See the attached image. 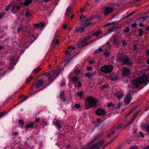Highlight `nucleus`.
<instances>
[{
  "label": "nucleus",
  "mask_w": 149,
  "mask_h": 149,
  "mask_svg": "<svg viewBox=\"0 0 149 149\" xmlns=\"http://www.w3.org/2000/svg\"><path fill=\"white\" fill-rule=\"evenodd\" d=\"M132 98L130 95L128 94L124 98V103L126 105L128 104L130 102Z\"/></svg>",
  "instance_id": "9d476101"
},
{
  "label": "nucleus",
  "mask_w": 149,
  "mask_h": 149,
  "mask_svg": "<svg viewBox=\"0 0 149 149\" xmlns=\"http://www.w3.org/2000/svg\"><path fill=\"white\" fill-rule=\"evenodd\" d=\"M148 77L144 73H142L141 76L134 80L132 83V86L134 88L138 87L141 84L148 83Z\"/></svg>",
  "instance_id": "f257e3e1"
},
{
  "label": "nucleus",
  "mask_w": 149,
  "mask_h": 149,
  "mask_svg": "<svg viewBox=\"0 0 149 149\" xmlns=\"http://www.w3.org/2000/svg\"><path fill=\"white\" fill-rule=\"evenodd\" d=\"M79 79L76 76H74L72 77L71 79V81L73 83L75 87L77 86V83L79 80Z\"/></svg>",
  "instance_id": "9b49d317"
},
{
  "label": "nucleus",
  "mask_w": 149,
  "mask_h": 149,
  "mask_svg": "<svg viewBox=\"0 0 149 149\" xmlns=\"http://www.w3.org/2000/svg\"><path fill=\"white\" fill-rule=\"evenodd\" d=\"M113 43L115 44H118L119 43V38L117 36L114 37L112 39Z\"/></svg>",
  "instance_id": "4468645a"
},
{
  "label": "nucleus",
  "mask_w": 149,
  "mask_h": 149,
  "mask_svg": "<svg viewBox=\"0 0 149 149\" xmlns=\"http://www.w3.org/2000/svg\"><path fill=\"white\" fill-rule=\"evenodd\" d=\"M102 143L101 142H97L94 145H92L91 147H88H88L87 146H85L84 148L85 149H89L92 148L93 149H98L102 146Z\"/></svg>",
  "instance_id": "6e6552de"
},
{
  "label": "nucleus",
  "mask_w": 149,
  "mask_h": 149,
  "mask_svg": "<svg viewBox=\"0 0 149 149\" xmlns=\"http://www.w3.org/2000/svg\"><path fill=\"white\" fill-rule=\"evenodd\" d=\"M146 130L149 134V126H147L146 127Z\"/></svg>",
  "instance_id": "864d4df0"
},
{
  "label": "nucleus",
  "mask_w": 149,
  "mask_h": 149,
  "mask_svg": "<svg viewBox=\"0 0 149 149\" xmlns=\"http://www.w3.org/2000/svg\"><path fill=\"white\" fill-rule=\"evenodd\" d=\"M52 43L54 44H57L58 43V41L57 39H54L52 41Z\"/></svg>",
  "instance_id": "2f4dec72"
},
{
  "label": "nucleus",
  "mask_w": 149,
  "mask_h": 149,
  "mask_svg": "<svg viewBox=\"0 0 149 149\" xmlns=\"http://www.w3.org/2000/svg\"><path fill=\"white\" fill-rule=\"evenodd\" d=\"M88 43L86 42L84 39H83L81 41V42L80 43V45L81 46H85L88 45Z\"/></svg>",
  "instance_id": "6ab92c4d"
},
{
  "label": "nucleus",
  "mask_w": 149,
  "mask_h": 149,
  "mask_svg": "<svg viewBox=\"0 0 149 149\" xmlns=\"http://www.w3.org/2000/svg\"><path fill=\"white\" fill-rule=\"evenodd\" d=\"M61 121L58 120H56L54 122V124L57 126L59 128H61V127L60 126V124L61 123Z\"/></svg>",
  "instance_id": "412c9836"
},
{
  "label": "nucleus",
  "mask_w": 149,
  "mask_h": 149,
  "mask_svg": "<svg viewBox=\"0 0 149 149\" xmlns=\"http://www.w3.org/2000/svg\"><path fill=\"white\" fill-rule=\"evenodd\" d=\"M31 13L29 10H27L25 13V16L26 17H29L31 15Z\"/></svg>",
  "instance_id": "c85d7f7f"
},
{
  "label": "nucleus",
  "mask_w": 149,
  "mask_h": 149,
  "mask_svg": "<svg viewBox=\"0 0 149 149\" xmlns=\"http://www.w3.org/2000/svg\"><path fill=\"white\" fill-rule=\"evenodd\" d=\"M102 31L100 30H98L95 32L93 34V36H98L99 34L102 33Z\"/></svg>",
  "instance_id": "bb28decb"
},
{
  "label": "nucleus",
  "mask_w": 149,
  "mask_h": 149,
  "mask_svg": "<svg viewBox=\"0 0 149 149\" xmlns=\"http://www.w3.org/2000/svg\"><path fill=\"white\" fill-rule=\"evenodd\" d=\"M102 49L101 48H99L97 49L96 50V52L97 53H98L99 52H101L102 51Z\"/></svg>",
  "instance_id": "e433bc0d"
},
{
  "label": "nucleus",
  "mask_w": 149,
  "mask_h": 149,
  "mask_svg": "<svg viewBox=\"0 0 149 149\" xmlns=\"http://www.w3.org/2000/svg\"><path fill=\"white\" fill-rule=\"evenodd\" d=\"M84 93L83 91L79 92L77 93L78 96L80 99L83 98V96L84 95Z\"/></svg>",
  "instance_id": "b1692460"
},
{
  "label": "nucleus",
  "mask_w": 149,
  "mask_h": 149,
  "mask_svg": "<svg viewBox=\"0 0 149 149\" xmlns=\"http://www.w3.org/2000/svg\"><path fill=\"white\" fill-rule=\"evenodd\" d=\"M80 106L78 104H76L75 105V107L77 109L79 108L80 107Z\"/></svg>",
  "instance_id": "bf43d9fd"
},
{
  "label": "nucleus",
  "mask_w": 149,
  "mask_h": 149,
  "mask_svg": "<svg viewBox=\"0 0 149 149\" xmlns=\"http://www.w3.org/2000/svg\"><path fill=\"white\" fill-rule=\"evenodd\" d=\"M6 113L5 111H3L0 113V118L6 114Z\"/></svg>",
  "instance_id": "c9c22d12"
},
{
  "label": "nucleus",
  "mask_w": 149,
  "mask_h": 149,
  "mask_svg": "<svg viewBox=\"0 0 149 149\" xmlns=\"http://www.w3.org/2000/svg\"><path fill=\"white\" fill-rule=\"evenodd\" d=\"M134 12H132L131 13H130L129 14L127 15V16H130L132 15L133 14H134Z\"/></svg>",
  "instance_id": "0e129e2a"
},
{
  "label": "nucleus",
  "mask_w": 149,
  "mask_h": 149,
  "mask_svg": "<svg viewBox=\"0 0 149 149\" xmlns=\"http://www.w3.org/2000/svg\"><path fill=\"white\" fill-rule=\"evenodd\" d=\"M33 77L31 75H30L28 78L27 79L26 81V83H29L30 82V81L32 79Z\"/></svg>",
  "instance_id": "c756f323"
},
{
  "label": "nucleus",
  "mask_w": 149,
  "mask_h": 149,
  "mask_svg": "<svg viewBox=\"0 0 149 149\" xmlns=\"http://www.w3.org/2000/svg\"><path fill=\"white\" fill-rule=\"evenodd\" d=\"M96 114L99 116H105L107 112L105 110L101 109L98 108L95 111Z\"/></svg>",
  "instance_id": "0eeeda50"
},
{
  "label": "nucleus",
  "mask_w": 149,
  "mask_h": 149,
  "mask_svg": "<svg viewBox=\"0 0 149 149\" xmlns=\"http://www.w3.org/2000/svg\"><path fill=\"white\" fill-rule=\"evenodd\" d=\"M137 26V24L136 23H133L131 25V26L132 28L135 27Z\"/></svg>",
  "instance_id": "49530a36"
},
{
  "label": "nucleus",
  "mask_w": 149,
  "mask_h": 149,
  "mask_svg": "<svg viewBox=\"0 0 149 149\" xmlns=\"http://www.w3.org/2000/svg\"><path fill=\"white\" fill-rule=\"evenodd\" d=\"M122 127V125H120L118 126H117V127H116L115 128L116 129V130H118L120 128Z\"/></svg>",
  "instance_id": "e2e57ef3"
},
{
  "label": "nucleus",
  "mask_w": 149,
  "mask_h": 149,
  "mask_svg": "<svg viewBox=\"0 0 149 149\" xmlns=\"http://www.w3.org/2000/svg\"><path fill=\"white\" fill-rule=\"evenodd\" d=\"M138 147L136 145H134L130 147L129 149H138Z\"/></svg>",
  "instance_id": "72a5a7b5"
},
{
  "label": "nucleus",
  "mask_w": 149,
  "mask_h": 149,
  "mask_svg": "<svg viewBox=\"0 0 149 149\" xmlns=\"http://www.w3.org/2000/svg\"><path fill=\"white\" fill-rule=\"evenodd\" d=\"M139 111H140L139 110H138V111H136L135 112V113H134V116H136V117L137 114H138V113H139Z\"/></svg>",
  "instance_id": "603ef678"
},
{
  "label": "nucleus",
  "mask_w": 149,
  "mask_h": 149,
  "mask_svg": "<svg viewBox=\"0 0 149 149\" xmlns=\"http://www.w3.org/2000/svg\"><path fill=\"white\" fill-rule=\"evenodd\" d=\"M72 8V7L71 6H69L68 7L66 10V13L65 16H69L70 11Z\"/></svg>",
  "instance_id": "dca6fc26"
},
{
  "label": "nucleus",
  "mask_w": 149,
  "mask_h": 149,
  "mask_svg": "<svg viewBox=\"0 0 149 149\" xmlns=\"http://www.w3.org/2000/svg\"><path fill=\"white\" fill-rule=\"evenodd\" d=\"M75 72L77 74H78L80 73V71L79 70H75Z\"/></svg>",
  "instance_id": "5fc2aeb1"
},
{
  "label": "nucleus",
  "mask_w": 149,
  "mask_h": 149,
  "mask_svg": "<svg viewBox=\"0 0 149 149\" xmlns=\"http://www.w3.org/2000/svg\"><path fill=\"white\" fill-rule=\"evenodd\" d=\"M21 27H18L17 28V33H19L21 31Z\"/></svg>",
  "instance_id": "37998d69"
},
{
  "label": "nucleus",
  "mask_w": 149,
  "mask_h": 149,
  "mask_svg": "<svg viewBox=\"0 0 149 149\" xmlns=\"http://www.w3.org/2000/svg\"><path fill=\"white\" fill-rule=\"evenodd\" d=\"M85 77H87L88 78L91 79L92 78V76H91V73L87 72L84 75Z\"/></svg>",
  "instance_id": "393cba45"
},
{
  "label": "nucleus",
  "mask_w": 149,
  "mask_h": 149,
  "mask_svg": "<svg viewBox=\"0 0 149 149\" xmlns=\"http://www.w3.org/2000/svg\"><path fill=\"white\" fill-rule=\"evenodd\" d=\"M56 72L52 71L49 73H47V75L49 79L50 80H52L56 74Z\"/></svg>",
  "instance_id": "ddd939ff"
},
{
  "label": "nucleus",
  "mask_w": 149,
  "mask_h": 149,
  "mask_svg": "<svg viewBox=\"0 0 149 149\" xmlns=\"http://www.w3.org/2000/svg\"><path fill=\"white\" fill-rule=\"evenodd\" d=\"M41 69V68L40 67H38L34 70L33 72L34 74L37 73Z\"/></svg>",
  "instance_id": "cd10ccee"
},
{
  "label": "nucleus",
  "mask_w": 149,
  "mask_h": 149,
  "mask_svg": "<svg viewBox=\"0 0 149 149\" xmlns=\"http://www.w3.org/2000/svg\"><path fill=\"white\" fill-rule=\"evenodd\" d=\"M143 35V31L141 29H139V36L141 37Z\"/></svg>",
  "instance_id": "4c0bfd02"
},
{
  "label": "nucleus",
  "mask_w": 149,
  "mask_h": 149,
  "mask_svg": "<svg viewBox=\"0 0 149 149\" xmlns=\"http://www.w3.org/2000/svg\"><path fill=\"white\" fill-rule=\"evenodd\" d=\"M113 24H114V22H111V23L107 24H106L105 25H106V26H110L111 25H113Z\"/></svg>",
  "instance_id": "8fccbe9b"
},
{
  "label": "nucleus",
  "mask_w": 149,
  "mask_h": 149,
  "mask_svg": "<svg viewBox=\"0 0 149 149\" xmlns=\"http://www.w3.org/2000/svg\"><path fill=\"white\" fill-rule=\"evenodd\" d=\"M10 5L9 4L7 6H6V8L5 9V10H6V11H8L9 10V8L10 7Z\"/></svg>",
  "instance_id": "c03bdc74"
},
{
  "label": "nucleus",
  "mask_w": 149,
  "mask_h": 149,
  "mask_svg": "<svg viewBox=\"0 0 149 149\" xmlns=\"http://www.w3.org/2000/svg\"><path fill=\"white\" fill-rule=\"evenodd\" d=\"M86 17L85 15H84L83 14H82L80 17L79 20H81L82 18H85Z\"/></svg>",
  "instance_id": "ea45409f"
},
{
  "label": "nucleus",
  "mask_w": 149,
  "mask_h": 149,
  "mask_svg": "<svg viewBox=\"0 0 149 149\" xmlns=\"http://www.w3.org/2000/svg\"><path fill=\"white\" fill-rule=\"evenodd\" d=\"M130 29L129 27H127L124 30V33H126L128 32L129 31Z\"/></svg>",
  "instance_id": "f704fd0d"
},
{
  "label": "nucleus",
  "mask_w": 149,
  "mask_h": 149,
  "mask_svg": "<svg viewBox=\"0 0 149 149\" xmlns=\"http://www.w3.org/2000/svg\"><path fill=\"white\" fill-rule=\"evenodd\" d=\"M97 102L96 100L92 96L87 97L85 102L84 108L85 109H88L96 106Z\"/></svg>",
  "instance_id": "f03ea898"
},
{
  "label": "nucleus",
  "mask_w": 149,
  "mask_h": 149,
  "mask_svg": "<svg viewBox=\"0 0 149 149\" xmlns=\"http://www.w3.org/2000/svg\"><path fill=\"white\" fill-rule=\"evenodd\" d=\"M143 149H149V145L145 147Z\"/></svg>",
  "instance_id": "774afa93"
},
{
  "label": "nucleus",
  "mask_w": 149,
  "mask_h": 149,
  "mask_svg": "<svg viewBox=\"0 0 149 149\" xmlns=\"http://www.w3.org/2000/svg\"><path fill=\"white\" fill-rule=\"evenodd\" d=\"M139 134L142 137H144V135L143 133L142 132H139Z\"/></svg>",
  "instance_id": "6e6d98bb"
},
{
  "label": "nucleus",
  "mask_w": 149,
  "mask_h": 149,
  "mask_svg": "<svg viewBox=\"0 0 149 149\" xmlns=\"http://www.w3.org/2000/svg\"><path fill=\"white\" fill-rule=\"evenodd\" d=\"M98 137L99 136L98 135H95L93 138V139H92V140L89 142V145H91L97 139Z\"/></svg>",
  "instance_id": "5701e85b"
},
{
  "label": "nucleus",
  "mask_w": 149,
  "mask_h": 149,
  "mask_svg": "<svg viewBox=\"0 0 149 149\" xmlns=\"http://www.w3.org/2000/svg\"><path fill=\"white\" fill-rule=\"evenodd\" d=\"M109 86L107 84H104L103 85L102 87H101V89L102 90L105 88H106L108 87Z\"/></svg>",
  "instance_id": "473e14b6"
},
{
  "label": "nucleus",
  "mask_w": 149,
  "mask_h": 149,
  "mask_svg": "<svg viewBox=\"0 0 149 149\" xmlns=\"http://www.w3.org/2000/svg\"><path fill=\"white\" fill-rule=\"evenodd\" d=\"M34 28H40L39 25V24H34Z\"/></svg>",
  "instance_id": "a18cd8bd"
},
{
  "label": "nucleus",
  "mask_w": 149,
  "mask_h": 149,
  "mask_svg": "<svg viewBox=\"0 0 149 149\" xmlns=\"http://www.w3.org/2000/svg\"><path fill=\"white\" fill-rule=\"evenodd\" d=\"M13 135L14 136H17L18 135V133L17 132H14L12 133Z\"/></svg>",
  "instance_id": "69168bd1"
},
{
  "label": "nucleus",
  "mask_w": 149,
  "mask_h": 149,
  "mask_svg": "<svg viewBox=\"0 0 149 149\" xmlns=\"http://www.w3.org/2000/svg\"><path fill=\"white\" fill-rule=\"evenodd\" d=\"M136 118V116H134L133 118L131 120V121H132V122H133L134 120H135Z\"/></svg>",
  "instance_id": "680f3d73"
},
{
  "label": "nucleus",
  "mask_w": 149,
  "mask_h": 149,
  "mask_svg": "<svg viewBox=\"0 0 149 149\" xmlns=\"http://www.w3.org/2000/svg\"><path fill=\"white\" fill-rule=\"evenodd\" d=\"M91 37V36H88L86 37L84 39L86 41V40H89Z\"/></svg>",
  "instance_id": "13d9d810"
},
{
  "label": "nucleus",
  "mask_w": 149,
  "mask_h": 149,
  "mask_svg": "<svg viewBox=\"0 0 149 149\" xmlns=\"http://www.w3.org/2000/svg\"><path fill=\"white\" fill-rule=\"evenodd\" d=\"M137 106H134L132 109L130 111V113H131L133 112L134 110H135L137 108Z\"/></svg>",
  "instance_id": "7c9ffc66"
},
{
  "label": "nucleus",
  "mask_w": 149,
  "mask_h": 149,
  "mask_svg": "<svg viewBox=\"0 0 149 149\" xmlns=\"http://www.w3.org/2000/svg\"><path fill=\"white\" fill-rule=\"evenodd\" d=\"M115 95L118 99H120L124 95L122 93H119L116 94Z\"/></svg>",
  "instance_id": "aec40b11"
},
{
  "label": "nucleus",
  "mask_w": 149,
  "mask_h": 149,
  "mask_svg": "<svg viewBox=\"0 0 149 149\" xmlns=\"http://www.w3.org/2000/svg\"><path fill=\"white\" fill-rule=\"evenodd\" d=\"M114 8L112 7H107L105 8L104 10V15L107 16L109 14L111 13L113 10Z\"/></svg>",
  "instance_id": "1a4fd4ad"
},
{
  "label": "nucleus",
  "mask_w": 149,
  "mask_h": 149,
  "mask_svg": "<svg viewBox=\"0 0 149 149\" xmlns=\"http://www.w3.org/2000/svg\"><path fill=\"white\" fill-rule=\"evenodd\" d=\"M96 71H94L92 73H91V76H92V77L94 75H95V74H96Z\"/></svg>",
  "instance_id": "052dcab7"
},
{
  "label": "nucleus",
  "mask_w": 149,
  "mask_h": 149,
  "mask_svg": "<svg viewBox=\"0 0 149 149\" xmlns=\"http://www.w3.org/2000/svg\"><path fill=\"white\" fill-rule=\"evenodd\" d=\"M10 64L12 65V66H14L16 64L15 60L13 58H10Z\"/></svg>",
  "instance_id": "4be33fe9"
},
{
  "label": "nucleus",
  "mask_w": 149,
  "mask_h": 149,
  "mask_svg": "<svg viewBox=\"0 0 149 149\" xmlns=\"http://www.w3.org/2000/svg\"><path fill=\"white\" fill-rule=\"evenodd\" d=\"M146 54L147 56H148L149 55V50H148L146 52Z\"/></svg>",
  "instance_id": "338daca9"
},
{
  "label": "nucleus",
  "mask_w": 149,
  "mask_h": 149,
  "mask_svg": "<svg viewBox=\"0 0 149 149\" xmlns=\"http://www.w3.org/2000/svg\"><path fill=\"white\" fill-rule=\"evenodd\" d=\"M34 125V124L33 122H31L29 124H26L25 125V128L27 129L32 128L33 127Z\"/></svg>",
  "instance_id": "f3484780"
},
{
  "label": "nucleus",
  "mask_w": 149,
  "mask_h": 149,
  "mask_svg": "<svg viewBox=\"0 0 149 149\" xmlns=\"http://www.w3.org/2000/svg\"><path fill=\"white\" fill-rule=\"evenodd\" d=\"M64 92L63 91H61L60 94V96L61 97V99L62 100L63 102H65L66 100L65 98L64 97Z\"/></svg>",
  "instance_id": "2eb2a0df"
},
{
  "label": "nucleus",
  "mask_w": 149,
  "mask_h": 149,
  "mask_svg": "<svg viewBox=\"0 0 149 149\" xmlns=\"http://www.w3.org/2000/svg\"><path fill=\"white\" fill-rule=\"evenodd\" d=\"M81 84L80 81H78L77 83V86H78L79 87H80L81 86Z\"/></svg>",
  "instance_id": "a19ab883"
},
{
  "label": "nucleus",
  "mask_w": 149,
  "mask_h": 149,
  "mask_svg": "<svg viewBox=\"0 0 149 149\" xmlns=\"http://www.w3.org/2000/svg\"><path fill=\"white\" fill-rule=\"evenodd\" d=\"M19 124H20L22 125H24V121L23 120H19Z\"/></svg>",
  "instance_id": "09e8293b"
},
{
  "label": "nucleus",
  "mask_w": 149,
  "mask_h": 149,
  "mask_svg": "<svg viewBox=\"0 0 149 149\" xmlns=\"http://www.w3.org/2000/svg\"><path fill=\"white\" fill-rule=\"evenodd\" d=\"M40 119L38 118H35L34 122L35 123H37L40 120Z\"/></svg>",
  "instance_id": "de8ad7c7"
},
{
  "label": "nucleus",
  "mask_w": 149,
  "mask_h": 149,
  "mask_svg": "<svg viewBox=\"0 0 149 149\" xmlns=\"http://www.w3.org/2000/svg\"><path fill=\"white\" fill-rule=\"evenodd\" d=\"M114 104H110L108 105V107H113L114 106Z\"/></svg>",
  "instance_id": "4d7b16f0"
},
{
  "label": "nucleus",
  "mask_w": 149,
  "mask_h": 149,
  "mask_svg": "<svg viewBox=\"0 0 149 149\" xmlns=\"http://www.w3.org/2000/svg\"><path fill=\"white\" fill-rule=\"evenodd\" d=\"M68 49H71L72 50H74L75 48V47H72V46H69L68 47Z\"/></svg>",
  "instance_id": "3c124183"
},
{
  "label": "nucleus",
  "mask_w": 149,
  "mask_h": 149,
  "mask_svg": "<svg viewBox=\"0 0 149 149\" xmlns=\"http://www.w3.org/2000/svg\"><path fill=\"white\" fill-rule=\"evenodd\" d=\"M118 58L120 60L122 61L124 64L127 66H130L132 64L130 59L128 58L127 57H125L121 55L118 56Z\"/></svg>",
  "instance_id": "20e7f679"
},
{
  "label": "nucleus",
  "mask_w": 149,
  "mask_h": 149,
  "mask_svg": "<svg viewBox=\"0 0 149 149\" xmlns=\"http://www.w3.org/2000/svg\"><path fill=\"white\" fill-rule=\"evenodd\" d=\"M44 83V81L42 80H40L38 81L36 83V88L38 89L42 87Z\"/></svg>",
  "instance_id": "f8f14e48"
},
{
  "label": "nucleus",
  "mask_w": 149,
  "mask_h": 149,
  "mask_svg": "<svg viewBox=\"0 0 149 149\" xmlns=\"http://www.w3.org/2000/svg\"><path fill=\"white\" fill-rule=\"evenodd\" d=\"M113 69V65H106L102 66L100 68L102 72L105 73H108L112 71Z\"/></svg>",
  "instance_id": "39448f33"
},
{
  "label": "nucleus",
  "mask_w": 149,
  "mask_h": 149,
  "mask_svg": "<svg viewBox=\"0 0 149 149\" xmlns=\"http://www.w3.org/2000/svg\"><path fill=\"white\" fill-rule=\"evenodd\" d=\"M32 0H25L24 3V5L25 6H28L32 2Z\"/></svg>",
  "instance_id": "a878e982"
},
{
  "label": "nucleus",
  "mask_w": 149,
  "mask_h": 149,
  "mask_svg": "<svg viewBox=\"0 0 149 149\" xmlns=\"http://www.w3.org/2000/svg\"><path fill=\"white\" fill-rule=\"evenodd\" d=\"M39 25L40 27H42L45 26V24L44 23L41 22L40 24H39Z\"/></svg>",
  "instance_id": "58836bf2"
},
{
  "label": "nucleus",
  "mask_w": 149,
  "mask_h": 149,
  "mask_svg": "<svg viewBox=\"0 0 149 149\" xmlns=\"http://www.w3.org/2000/svg\"><path fill=\"white\" fill-rule=\"evenodd\" d=\"M117 29V27H116L113 26L112 27L109 28L108 29V31L109 33H111L116 31Z\"/></svg>",
  "instance_id": "a211bd4d"
},
{
  "label": "nucleus",
  "mask_w": 149,
  "mask_h": 149,
  "mask_svg": "<svg viewBox=\"0 0 149 149\" xmlns=\"http://www.w3.org/2000/svg\"><path fill=\"white\" fill-rule=\"evenodd\" d=\"M91 24L90 18H87L85 20L82 21L80 23V24L82 27L79 29L78 31L80 33L83 32L86 27L88 26Z\"/></svg>",
  "instance_id": "7ed1b4c3"
},
{
  "label": "nucleus",
  "mask_w": 149,
  "mask_h": 149,
  "mask_svg": "<svg viewBox=\"0 0 149 149\" xmlns=\"http://www.w3.org/2000/svg\"><path fill=\"white\" fill-rule=\"evenodd\" d=\"M104 54L105 55L106 57H108L109 56V54L107 52L105 51L104 52Z\"/></svg>",
  "instance_id": "79ce46f5"
},
{
  "label": "nucleus",
  "mask_w": 149,
  "mask_h": 149,
  "mask_svg": "<svg viewBox=\"0 0 149 149\" xmlns=\"http://www.w3.org/2000/svg\"><path fill=\"white\" fill-rule=\"evenodd\" d=\"M123 76H129L131 73V71L130 69L123 68L121 71Z\"/></svg>",
  "instance_id": "423d86ee"
}]
</instances>
